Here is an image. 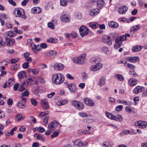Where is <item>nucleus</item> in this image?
<instances>
[{
  "label": "nucleus",
  "mask_w": 147,
  "mask_h": 147,
  "mask_svg": "<svg viewBox=\"0 0 147 147\" xmlns=\"http://www.w3.org/2000/svg\"><path fill=\"white\" fill-rule=\"evenodd\" d=\"M49 113L48 111H43L39 114L38 116L40 118L43 117L45 116L48 115Z\"/></svg>",
  "instance_id": "obj_36"
},
{
  "label": "nucleus",
  "mask_w": 147,
  "mask_h": 147,
  "mask_svg": "<svg viewBox=\"0 0 147 147\" xmlns=\"http://www.w3.org/2000/svg\"><path fill=\"white\" fill-rule=\"evenodd\" d=\"M14 30L17 33L19 34H21L22 33V30H18L17 27H15L14 28Z\"/></svg>",
  "instance_id": "obj_58"
},
{
  "label": "nucleus",
  "mask_w": 147,
  "mask_h": 147,
  "mask_svg": "<svg viewBox=\"0 0 147 147\" xmlns=\"http://www.w3.org/2000/svg\"><path fill=\"white\" fill-rule=\"evenodd\" d=\"M39 67L41 69H43L47 68V65L46 64L44 63L40 64L39 65Z\"/></svg>",
  "instance_id": "obj_63"
},
{
  "label": "nucleus",
  "mask_w": 147,
  "mask_h": 147,
  "mask_svg": "<svg viewBox=\"0 0 147 147\" xmlns=\"http://www.w3.org/2000/svg\"><path fill=\"white\" fill-rule=\"evenodd\" d=\"M59 134V131L58 130H56L51 135V137L52 138H53L58 136Z\"/></svg>",
  "instance_id": "obj_44"
},
{
  "label": "nucleus",
  "mask_w": 147,
  "mask_h": 147,
  "mask_svg": "<svg viewBox=\"0 0 147 147\" xmlns=\"http://www.w3.org/2000/svg\"><path fill=\"white\" fill-rule=\"evenodd\" d=\"M84 101L86 105L91 107L94 106L95 105L94 101L88 98H85L84 99Z\"/></svg>",
  "instance_id": "obj_12"
},
{
  "label": "nucleus",
  "mask_w": 147,
  "mask_h": 147,
  "mask_svg": "<svg viewBox=\"0 0 147 147\" xmlns=\"http://www.w3.org/2000/svg\"><path fill=\"white\" fill-rule=\"evenodd\" d=\"M130 36V35L129 34L125 33L124 35H123L121 36L116 38L115 40L116 43L114 45L115 49H117L120 48L122 44L123 41L126 39V37H129Z\"/></svg>",
  "instance_id": "obj_2"
},
{
  "label": "nucleus",
  "mask_w": 147,
  "mask_h": 147,
  "mask_svg": "<svg viewBox=\"0 0 147 147\" xmlns=\"http://www.w3.org/2000/svg\"><path fill=\"white\" fill-rule=\"evenodd\" d=\"M88 29L85 26H82L79 28V32L82 37L86 35L88 33Z\"/></svg>",
  "instance_id": "obj_8"
},
{
  "label": "nucleus",
  "mask_w": 147,
  "mask_h": 147,
  "mask_svg": "<svg viewBox=\"0 0 147 147\" xmlns=\"http://www.w3.org/2000/svg\"><path fill=\"white\" fill-rule=\"evenodd\" d=\"M49 119V117L48 116H46L43 119V125L45 126L48 123V121Z\"/></svg>",
  "instance_id": "obj_49"
},
{
  "label": "nucleus",
  "mask_w": 147,
  "mask_h": 147,
  "mask_svg": "<svg viewBox=\"0 0 147 147\" xmlns=\"http://www.w3.org/2000/svg\"><path fill=\"white\" fill-rule=\"evenodd\" d=\"M47 41L49 42L55 43L57 42V39L56 38H50L47 39Z\"/></svg>",
  "instance_id": "obj_40"
},
{
  "label": "nucleus",
  "mask_w": 147,
  "mask_h": 147,
  "mask_svg": "<svg viewBox=\"0 0 147 147\" xmlns=\"http://www.w3.org/2000/svg\"><path fill=\"white\" fill-rule=\"evenodd\" d=\"M45 82L44 79L41 77H37V84L38 83L44 84Z\"/></svg>",
  "instance_id": "obj_39"
},
{
  "label": "nucleus",
  "mask_w": 147,
  "mask_h": 147,
  "mask_svg": "<svg viewBox=\"0 0 147 147\" xmlns=\"http://www.w3.org/2000/svg\"><path fill=\"white\" fill-rule=\"evenodd\" d=\"M137 80L136 79L131 78L128 80V83L130 86H133L137 84Z\"/></svg>",
  "instance_id": "obj_24"
},
{
  "label": "nucleus",
  "mask_w": 147,
  "mask_h": 147,
  "mask_svg": "<svg viewBox=\"0 0 147 147\" xmlns=\"http://www.w3.org/2000/svg\"><path fill=\"white\" fill-rule=\"evenodd\" d=\"M80 147H84L87 145V143L85 141H81L80 140Z\"/></svg>",
  "instance_id": "obj_53"
},
{
  "label": "nucleus",
  "mask_w": 147,
  "mask_h": 147,
  "mask_svg": "<svg viewBox=\"0 0 147 147\" xmlns=\"http://www.w3.org/2000/svg\"><path fill=\"white\" fill-rule=\"evenodd\" d=\"M143 46H142L136 45L133 47L132 51L134 53L140 51L142 48Z\"/></svg>",
  "instance_id": "obj_26"
},
{
  "label": "nucleus",
  "mask_w": 147,
  "mask_h": 147,
  "mask_svg": "<svg viewBox=\"0 0 147 147\" xmlns=\"http://www.w3.org/2000/svg\"><path fill=\"white\" fill-rule=\"evenodd\" d=\"M130 74L132 76H133L136 77L138 76V75L134 71H130Z\"/></svg>",
  "instance_id": "obj_64"
},
{
  "label": "nucleus",
  "mask_w": 147,
  "mask_h": 147,
  "mask_svg": "<svg viewBox=\"0 0 147 147\" xmlns=\"http://www.w3.org/2000/svg\"><path fill=\"white\" fill-rule=\"evenodd\" d=\"M17 15H16V17H18L24 19H26V16L25 15L24 10L22 8H19L17 9Z\"/></svg>",
  "instance_id": "obj_5"
},
{
  "label": "nucleus",
  "mask_w": 147,
  "mask_h": 147,
  "mask_svg": "<svg viewBox=\"0 0 147 147\" xmlns=\"http://www.w3.org/2000/svg\"><path fill=\"white\" fill-rule=\"evenodd\" d=\"M35 79L34 78H29L26 79L25 80H26V81H27V82H28V83L30 84L33 81H34L35 80Z\"/></svg>",
  "instance_id": "obj_52"
},
{
  "label": "nucleus",
  "mask_w": 147,
  "mask_h": 147,
  "mask_svg": "<svg viewBox=\"0 0 147 147\" xmlns=\"http://www.w3.org/2000/svg\"><path fill=\"white\" fill-rule=\"evenodd\" d=\"M61 20L63 22L67 23L70 21V18L69 15L67 14H61L60 17Z\"/></svg>",
  "instance_id": "obj_11"
},
{
  "label": "nucleus",
  "mask_w": 147,
  "mask_h": 147,
  "mask_svg": "<svg viewBox=\"0 0 147 147\" xmlns=\"http://www.w3.org/2000/svg\"><path fill=\"white\" fill-rule=\"evenodd\" d=\"M141 27L140 24H138L133 26L131 28V31L134 32L139 29Z\"/></svg>",
  "instance_id": "obj_34"
},
{
  "label": "nucleus",
  "mask_w": 147,
  "mask_h": 147,
  "mask_svg": "<svg viewBox=\"0 0 147 147\" xmlns=\"http://www.w3.org/2000/svg\"><path fill=\"white\" fill-rule=\"evenodd\" d=\"M78 115L82 118L88 117L89 116L88 113L82 112H79Z\"/></svg>",
  "instance_id": "obj_38"
},
{
  "label": "nucleus",
  "mask_w": 147,
  "mask_h": 147,
  "mask_svg": "<svg viewBox=\"0 0 147 147\" xmlns=\"http://www.w3.org/2000/svg\"><path fill=\"white\" fill-rule=\"evenodd\" d=\"M67 88L72 93H74L77 91L76 86L73 83H71L67 85Z\"/></svg>",
  "instance_id": "obj_17"
},
{
  "label": "nucleus",
  "mask_w": 147,
  "mask_h": 147,
  "mask_svg": "<svg viewBox=\"0 0 147 147\" xmlns=\"http://www.w3.org/2000/svg\"><path fill=\"white\" fill-rule=\"evenodd\" d=\"M86 55L83 54L78 57L74 58L73 59V62L75 63L79 64H82L85 63L86 60Z\"/></svg>",
  "instance_id": "obj_3"
},
{
  "label": "nucleus",
  "mask_w": 147,
  "mask_h": 147,
  "mask_svg": "<svg viewBox=\"0 0 147 147\" xmlns=\"http://www.w3.org/2000/svg\"><path fill=\"white\" fill-rule=\"evenodd\" d=\"M53 67L56 71H59L63 70L64 68V66L61 63H57L54 65Z\"/></svg>",
  "instance_id": "obj_14"
},
{
  "label": "nucleus",
  "mask_w": 147,
  "mask_h": 147,
  "mask_svg": "<svg viewBox=\"0 0 147 147\" xmlns=\"http://www.w3.org/2000/svg\"><path fill=\"white\" fill-rule=\"evenodd\" d=\"M89 26L93 29H96L99 26V24L97 22H90L89 23Z\"/></svg>",
  "instance_id": "obj_31"
},
{
  "label": "nucleus",
  "mask_w": 147,
  "mask_h": 147,
  "mask_svg": "<svg viewBox=\"0 0 147 147\" xmlns=\"http://www.w3.org/2000/svg\"><path fill=\"white\" fill-rule=\"evenodd\" d=\"M17 65L16 64H14L12 65L11 67V69L13 71L17 70Z\"/></svg>",
  "instance_id": "obj_56"
},
{
  "label": "nucleus",
  "mask_w": 147,
  "mask_h": 147,
  "mask_svg": "<svg viewBox=\"0 0 147 147\" xmlns=\"http://www.w3.org/2000/svg\"><path fill=\"white\" fill-rule=\"evenodd\" d=\"M82 76L84 80H86L88 78L87 74L85 72H83L82 73Z\"/></svg>",
  "instance_id": "obj_61"
},
{
  "label": "nucleus",
  "mask_w": 147,
  "mask_h": 147,
  "mask_svg": "<svg viewBox=\"0 0 147 147\" xmlns=\"http://www.w3.org/2000/svg\"><path fill=\"white\" fill-rule=\"evenodd\" d=\"M75 17L76 19L80 20L82 18V14L80 13H77L76 14Z\"/></svg>",
  "instance_id": "obj_54"
},
{
  "label": "nucleus",
  "mask_w": 147,
  "mask_h": 147,
  "mask_svg": "<svg viewBox=\"0 0 147 147\" xmlns=\"http://www.w3.org/2000/svg\"><path fill=\"white\" fill-rule=\"evenodd\" d=\"M52 80L54 84L59 85L61 84L64 82L65 77L62 74L59 73H55L52 76Z\"/></svg>",
  "instance_id": "obj_1"
},
{
  "label": "nucleus",
  "mask_w": 147,
  "mask_h": 147,
  "mask_svg": "<svg viewBox=\"0 0 147 147\" xmlns=\"http://www.w3.org/2000/svg\"><path fill=\"white\" fill-rule=\"evenodd\" d=\"M5 40L7 45L11 46L15 42V40L13 39H10L6 37Z\"/></svg>",
  "instance_id": "obj_27"
},
{
  "label": "nucleus",
  "mask_w": 147,
  "mask_h": 147,
  "mask_svg": "<svg viewBox=\"0 0 147 147\" xmlns=\"http://www.w3.org/2000/svg\"><path fill=\"white\" fill-rule=\"evenodd\" d=\"M123 106L122 105H119L117 106L115 108V110L119 112L121 111L123 109Z\"/></svg>",
  "instance_id": "obj_50"
},
{
  "label": "nucleus",
  "mask_w": 147,
  "mask_h": 147,
  "mask_svg": "<svg viewBox=\"0 0 147 147\" xmlns=\"http://www.w3.org/2000/svg\"><path fill=\"white\" fill-rule=\"evenodd\" d=\"M105 114L108 118L112 120H115V116L107 111L105 112Z\"/></svg>",
  "instance_id": "obj_30"
},
{
  "label": "nucleus",
  "mask_w": 147,
  "mask_h": 147,
  "mask_svg": "<svg viewBox=\"0 0 147 147\" xmlns=\"http://www.w3.org/2000/svg\"><path fill=\"white\" fill-rule=\"evenodd\" d=\"M106 80L105 78L103 77L101 78L98 82V85L100 86H103Z\"/></svg>",
  "instance_id": "obj_29"
},
{
  "label": "nucleus",
  "mask_w": 147,
  "mask_h": 147,
  "mask_svg": "<svg viewBox=\"0 0 147 147\" xmlns=\"http://www.w3.org/2000/svg\"><path fill=\"white\" fill-rule=\"evenodd\" d=\"M117 36V34L115 33H112L110 34V35L109 36L110 37V38L111 40H113Z\"/></svg>",
  "instance_id": "obj_47"
},
{
  "label": "nucleus",
  "mask_w": 147,
  "mask_h": 147,
  "mask_svg": "<svg viewBox=\"0 0 147 147\" xmlns=\"http://www.w3.org/2000/svg\"><path fill=\"white\" fill-rule=\"evenodd\" d=\"M145 89L144 87L140 86H137L134 89L133 93L134 94H137L139 92H141Z\"/></svg>",
  "instance_id": "obj_16"
},
{
  "label": "nucleus",
  "mask_w": 147,
  "mask_h": 147,
  "mask_svg": "<svg viewBox=\"0 0 147 147\" xmlns=\"http://www.w3.org/2000/svg\"><path fill=\"white\" fill-rule=\"evenodd\" d=\"M27 40L28 42H29L30 44L29 45L31 47L34 53H37V46H36L35 44H34L33 43L30 39H28Z\"/></svg>",
  "instance_id": "obj_19"
},
{
  "label": "nucleus",
  "mask_w": 147,
  "mask_h": 147,
  "mask_svg": "<svg viewBox=\"0 0 147 147\" xmlns=\"http://www.w3.org/2000/svg\"><path fill=\"white\" fill-rule=\"evenodd\" d=\"M108 24L109 27L113 28H117L119 26V24L113 21L109 22Z\"/></svg>",
  "instance_id": "obj_23"
},
{
  "label": "nucleus",
  "mask_w": 147,
  "mask_h": 147,
  "mask_svg": "<svg viewBox=\"0 0 147 147\" xmlns=\"http://www.w3.org/2000/svg\"><path fill=\"white\" fill-rule=\"evenodd\" d=\"M66 77L70 80H74V78L69 74H66Z\"/></svg>",
  "instance_id": "obj_57"
},
{
  "label": "nucleus",
  "mask_w": 147,
  "mask_h": 147,
  "mask_svg": "<svg viewBox=\"0 0 147 147\" xmlns=\"http://www.w3.org/2000/svg\"><path fill=\"white\" fill-rule=\"evenodd\" d=\"M99 13V10L98 8L92 9L90 10L89 13L91 16H96Z\"/></svg>",
  "instance_id": "obj_22"
},
{
  "label": "nucleus",
  "mask_w": 147,
  "mask_h": 147,
  "mask_svg": "<svg viewBox=\"0 0 147 147\" xmlns=\"http://www.w3.org/2000/svg\"><path fill=\"white\" fill-rule=\"evenodd\" d=\"M96 2L98 9H101L105 5V2L103 0H97Z\"/></svg>",
  "instance_id": "obj_21"
},
{
  "label": "nucleus",
  "mask_w": 147,
  "mask_h": 147,
  "mask_svg": "<svg viewBox=\"0 0 147 147\" xmlns=\"http://www.w3.org/2000/svg\"><path fill=\"white\" fill-rule=\"evenodd\" d=\"M130 106H128L126 107L125 108V110L127 112L129 113H130L132 111L133 109H134L133 108L130 107Z\"/></svg>",
  "instance_id": "obj_48"
},
{
  "label": "nucleus",
  "mask_w": 147,
  "mask_h": 147,
  "mask_svg": "<svg viewBox=\"0 0 147 147\" xmlns=\"http://www.w3.org/2000/svg\"><path fill=\"white\" fill-rule=\"evenodd\" d=\"M136 126L141 129H144L147 126V122L144 121H136L135 123Z\"/></svg>",
  "instance_id": "obj_7"
},
{
  "label": "nucleus",
  "mask_w": 147,
  "mask_h": 147,
  "mask_svg": "<svg viewBox=\"0 0 147 147\" xmlns=\"http://www.w3.org/2000/svg\"><path fill=\"white\" fill-rule=\"evenodd\" d=\"M127 7L126 6L123 5L119 8L118 9V12L121 14H124L128 10Z\"/></svg>",
  "instance_id": "obj_20"
},
{
  "label": "nucleus",
  "mask_w": 147,
  "mask_h": 147,
  "mask_svg": "<svg viewBox=\"0 0 147 147\" xmlns=\"http://www.w3.org/2000/svg\"><path fill=\"white\" fill-rule=\"evenodd\" d=\"M41 103L42 107L44 109L46 110L49 108V106L47 99L44 98L42 99L41 101Z\"/></svg>",
  "instance_id": "obj_15"
},
{
  "label": "nucleus",
  "mask_w": 147,
  "mask_h": 147,
  "mask_svg": "<svg viewBox=\"0 0 147 147\" xmlns=\"http://www.w3.org/2000/svg\"><path fill=\"white\" fill-rule=\"evenodd\" d=\"M59 125L60 127L61 126L59 123L56 121H54L50 123L48 125V128L50 130H54L57 127L58 125Z\"/></svg>",
  "instance_id": "obj_6"
},
{
  "label": "nucleus",
  "mask_w": 147,
  "mask_h": 147,
  "mask_svg": "<svg viewBox=\"0 0 147 147\" xmlns=\"http://www.w3.org/2000/svg\"><path fill=\"white\" fill-rule=\"evenodd\" d=\"M80 140H76L73 143V145L74 146H80Z\"/></svg>",
  "instance_id": "obj_51"
},
{
  "label": "nucleus",
  "mask_w": 147,
  "mask_h": 147,
  "mask_svg": "<svg viewBox=\"0 0 147 147\" xmlns=\"http://www.w3.org/2000/svg\"><path fill=\"white\" fill-rule=\"evenodd\" d=\"M102 42L108 45H110L112 44L111 40L110 38V37L107 35L103 36L102 38Z\"/></svg>",
  "instance_id": "obj_10"
},
{
  "label": "nucleus",
  "mask_w": 147,
  "mask_h": 147,
  "mask_svg": "<svg viewBox=\"0 0 147 147\" xmlns=\"http://www.w3.org/2000/svg\"><path fill=\"white\" fill-rule=\"evenodd\" d=\"M48 27L53 29H54L55 26L54 24L51 22H49L48 24Z\"/></svg>",
  "instance_id": "obj_59"
},
{
  "label": "nucleus",
  "mask_w": 147,
  "mask_h": 147,
  "mask_svg": "<svg viewBox=\"0 0 147 147\" xmlns=\"http://www.w3.org/2000/svg\"><path fill=\"white\" fill-rule=\"evenodd\" d=\"M103 145L105 147H111L110 142L107 141L104 142Z\"/></svg>",
  "instance_id": "obj_46"
},
{
  "label": "nucleus",
  "mask_w": 147,
  "mask_h": 147,
  "mask_svg": "<svg viewBox=\"0 0 147 147\" xmlns=\"http://www.w3.org/2000/svg\"><path fill=\"white\" fill-rule=\"evenodd\" d=\"M18 106L20 108H25L26 105L22 101H19L18 103Z\"/></svg>",
  "instance_id": "obj_42"
},
{
  "label": "nucleus",
  "mask_w": 147,
  "mask_h": 147,
  "mask_svg": "<svg viewBox=\"0 0 147 147\" xmlns=\"http://www.w3.org/2000/svg\"><path fill=\"white\" fill-rule=\"evenodd\" d=\"M57 53L55 51L51 50V51H47L46 55L49 57H54L56 55Z\"/></svg>",
  "instance_id": "obj_25"
},
{
  "label": "nucleus",
  "mask_w": 147,
  "mask_h": 147,
  "mask_svg": "<svg viewBox=\"0 0 147 147\" xmlns=\"http://www.w3.org/2000/svg\"><path fill=\"white\" fill-rule=\"evenodd\" d=\"M125 59L129 62L132 63H135L139 61V58L138 56L126 57Z\"/></svg>",
  "instance_id": "obj_13"
},
{
  "label": "nucleus",
  "mask_w": 147,
  "mask_h": 147,
  "mask_svg": "<svg viewBox=\"0 0 147 147\" xmlns=\"http://www.w3.org/2000/svg\"><path fill=\"white\" fill-rule=\"evenodd\" d=\"M123 63L124 64L125 67L127 68L134 69L135 67V65L132 64L128 63L126 61L125 62Z\"/></svg>",
  "instance_id": "obj_28"
},
{
  "label": "nucleus",
  "mask_w": 147,
  "mask_h": 147,
  "mask_svg": "<svg viewBox=\"0 0 147 147\" xmlns=\"http://www.w3.org/2000/svg\"><path fill=\"white\" fill-rule=\"evenodd\" d=\"M15 82V80L14 79L12 78L9 79L7 82L8 85V86L10 87L12 86Z\"/></svg>",
  "instance_id": "obj_41"
},
{
  "label": "nucleus",
  "mask_w": 147,
  "mask_h": 147,
  "mask_svg": "<svg viewBox=\"0 0 147 147\" xmlns=\"http://www.w3.org/2000/svg\"><path fill=\"white\" fill-rule=\"evenodd\" d=\"M116 78L120 81H123L124 80V78L123 76L119 74H116L115 75Z\"/></svg>",
  "instance_id": "obj_35"
},
{
  "label": "nucleus",
  "mask_w": 147,
  "mask_h": 147,
  "mask_svg": "<svg viewBox=\"0 0 147 147\" xmlns=\"http://www.w3.org/2000/svg\"><path fill=\"white\" fill-rule=\"evenodd\" d=\"M47 45L45 43H41L40 45V47L43 49H45L47 47Z\"/></svg>",
  "instance_id": "obj_60"
},
{
  "label": "nucleus",
  "mask_w": 147,
  "mask_h": 147,
  "mask_svg": "<svg viewBox=\"0 0 147 147\" xmlns=\"http://www.w3.org/2000/svg\"><path fill=\"white\" fill-rule=\"evenodd\" d=\"M37 131L41 133H42L45 131V129L44 127L40 126L37 127Z\"/></svg>",
  "instance_id": "obj_55"
},
{
  "label": "nucleus",
  "mask_w": 147,
  "mask_h": 147,
  "mask_svg": "<svg viewBox=\"0 0 147 147\" xmlns=\"http://www.w3.org/2000/svg\"><path fill=\"white\" fill-rule=\"evenodd\" d=\"M24 118V117L22 115L19 114L17 115L16 119L17 121H19L23 120Z\"/></svg>",
  "instance_id": "obj_45"
},
{
  "label": "nucleus",
  "mask_w": 147,
  "mask_h": 147,
  "mask_svg": "<svg viewBox=\"0 0 147 147\" xmlns=\"http://www.w3.org/2000/svg\"><path fill=\"white\" fill-rule=\"evenodd\" d=\"M26 73L24 71H22L19 72L18 74V76L20 78H23L26 76Z\"/></svg>",
  "instance_id": "obj_33"
},
{
  "label": "nucleus",
  "mask_w": 147,
  "mask_h": 147,
  "mask_svg": "<svg viewBox=\"0 0 147 147\" xmlns=\"http://www.w3.org/2000/svg\"><path fill=\"white\" fill-rule=\"evenodd\" d=\"M19 58L16 59H12L11 60V62L12 63H16L19 61Z\"/></svg>",
  "instance_id": "obj_62"
},
{
  "label": "nucleus",
  "mask_w": 147,
  "mask_h": 147,
  "mask_svg": "<svg viewBox=\"0 0 147 147\" xmlns=\"http://www.w3.org/2000/svg\"><path fill=\"white\" fill-rule=\"evenodd\" d=\"M68 2L67 0H61L60 4L62 6H65L67 5Z\"/></svg>",
  "instance_id": "obj_43"
},
{
  "label": "nucleus",
  "mask_w": 147,
  "mask_h": 147,
  "mask_svg": "<svg viewBox=\"0 0 147 147\" xmlns=\"http://www.w3.org/2000/svg\"><path fill=\"white\" fill-rule=\"evenodd\" d=\"M117 102L118 103L122 104L128 106H131L133 104V103L131 102L126 100H117Z\"/></svg>",
  "instance_id": "obj_18"
},
{
  "label": "nucleus",
  "mask_w": 147,
  "mask_h": 147,
  "mask_svg": "<svg viewBox=\"0 0 147 147\" xmlns=\"http://www.w3.org/2000/svg\"><path fill=\"white\" fill-rule=\"evenodd\" d=\"M103 65L101 63H99L96 65H93L91 66L90 67V70L93 71H95L100 69L102 67Z\"/></svg>",
  "instance_id": "obj_9"
},
{
  "label": "nucleus",
  "mask_w": 147,
  "mask_h": 147,
  "mask_svg": "<svg viewBox=\"0 0 147 147\" xmlns=\"http://www.w3.org/2000/svg\"><path fill=\"white\" fill-rule=\"evenodd\" d=\"M72 104L73 107L79 111L83 110L84 108V104L80 101L74 100L72 102Z\"/></svg>",
  "instance_id": "obj_4"
},
{
  "label": "nucleus",
  "mask_w": 147,
  "mask_h": 147,
  "mask_svg": "<svg viewBox=\"0 0 147 147\" xmlns=\"http://www.w3.org/2000/svg\"><path fill=\"white\" fill-rule=\"evenodd\" d=\"M5 35L6 36L13 37L16 35V33L13 31H10L6 32Z\"/></svg>",
  "instance_id": "obj_32"
},
{
  "label": "nucleus",
  "mask_w": 147,
  "mask_h": 147,
  "mask_svg": "<svg viewBox=\"0 0 147 147\" xmlns=\"http://www.w3.org/2000/svg\"><path fill=\"white\" fill-rule=\"evenodd\" d=\"M115 120L118 122H121L122 121L123 119L122 116L119 114L115 116Z\"/></svg>",
  "instance_id": "obj_37"
}]
</instances>
